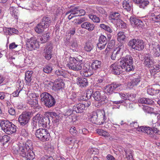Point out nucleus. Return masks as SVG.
<instances>
[{"mask_svg": "<svg viewBox=\"0 0 160 160\" xmlns=\"http://www.w3.org/2000/svg\"><path fill=\"white\" fill-rule=\"evenodd\" d=\"M122 60L120 62L121 65H122L124 70L128 72L134 70L133 58L130 55H127L125 57L122 58Z\"/></svg>", "mask_w": 160, "mask_h": 160, "instance_id": "39448f33", "label": "nucleus"}, {"mask_svg": "<svg viewBox=\"0 0 160 160\" xmlns=\"http://www.w3.org/2000/svg\"><path fill=\"white\" fill-rule=\"evenodd\" d=\"M53 48L52 45V44H48L46 46L44 50V53H52V51Z\"/></svg>", "mask_w": 160, "mask_h": 160, "instance_id": "c03bdc74", "label": "nucleus"}, {"mask_svg": "<svg viewBox=\"0 0 160 160\" xmlns=\"http://www.w3.org/2000/svg\"><path fill=\"white\" fill-rule=\"evenodd\" d=\"M69 132L73 136H77L78 132L75 127H72L69 129Z\"/></svg>", "mask_w": 160, "mask_h": 160, "instance_id": "864d4df0", "label": "nucleus"}, {"mask_svg": "<svg viewBox=\"0 0 160 160\" xmlns=\"http://www.w3.org/2000/svg\"><path fill=\"white\" fill-rule=\"evenodd\" d=\"M150 69V72L151 73L158 72L160 71V66L158 64L152 65Z\"/></svg>", "mask_w": 160, "mask_h": 160, "instance_id": "f704fd0d", "label": "nucleus"}, {"mask_svg": "<svg viewBox=\"0 0 160 160\" xmlns=\"http://www.w3.org/2000/svg\"><path fill=\"white\" fill-rule=\"evenodd\" d=\"M50 33H47L43 34L42 37L40 38V40H43V39H46L47 40L50 39Z\"/></svg>", "mask_w": 160, "mask_h": 160, "instance_id": "0e129e2a", "label": "nucleus"}, {"mask_svg": "<svg viewBox=\"0 0 160 160\" xmlns=\"http://www.w3.org/2000/svg\"><path fill=\"white\" fill-rule=\"evenodd\" d=\"M118 40H124V39H130L128 37H127L124 34V33L122 32H120L118 34Z\"/></svg>", "mask_w": 160, "mask_h": 160, "instance_id": "e433bc0d", "label": "nucleus"}, {"mask_svg": "<svg viewBox=\"0 0 160 160\" xmlns=\"http://www.w3.org/2000/svg\"><path fill=\"white\" fill-rule=\"evenodd\" d=\"M115 91H119L122 88V85L119 83L114 82L112 83Z\"/></svg>", "mask_w": 160, "mask_h": 160, "instance_id": "c9c22d12", "label": "nucleus"}, {"mask_svg": "<svg viewBox=\"0 0 160 160\" xmlns=\"http://www.w3.org/2000/svg\"><path fill=\"white\" fill-rule=\"evenodd\" d=\"M77 83L79 86L84 87L88 86V82L86 78H79L77 80Z\"/></svg>", "mask_w": 160, "mask_h": 160, "instance_id": "393cba45", "label": "nucleus"}, {"mask_svg": "<svg viewBox=\"0 0 160 160\" xmlns=\"http://www.w3.org/2000/svg\"><path fill=\"white\" fill-rule=\"evenodd\" d=\"M138 131L141 132L147 133L148 134L152 135V128L149 127H140V128L137 129Z\"/></svg>", "mask_w": 160, "mask_h": 160, "instance_id": "a878e982", "label": "nucleus"}, {"mask_svg": "<svg viewBox=\"0 0 160 160\" xmlns=\"http://www.w3.org/2000/svg\"><path fill=\"white\" fill-rule=\"evenodd\" d=\"M45 29H46L45 28L39 23L35 27V30L37 33L40 34L43 32Z\"/></svg>", "mask_w": 160, "mask_h": 160, "instance_id": "2f4dec72", "label": "nucleus"}, {"mask_svg": "<svg viewBox=\"0 0 160 160\" xmlns=\"http://www.w3.org/2000/svg\"><path fill=\"white\" fill-rule=\"evenodd\" d=\"M105 89L106 93L109 95H110L111 97H113V96H112V94L115 90L113 88V86H112V83L110 85H108L106 86V88Z\"/></svg>", "mask_w": 160, "mask_h": 160, "instance_id": "c85d7f7f", "label": "nucleus"}, {"mask_svg": "<svg viewBox=\"0 0 160 160\" xmlns=\"http://www.w3.org/2000/svg\"><path fill=\"white\" fill-rule=\"evenodd\" d=\"M99 41V42L97 44V46L101 50L104 48L105 46L107 44V42L106 41Z\"/></svg>", "mask_w": 160, "mask_h": 160, "instance_id": "a18cd8bd", "label": "nucleus"}, {"mask_svg": "<svg viewBox=\"0 0 160 160\" xmlns=\"http://www.w3.org/2000/svg\"><path fill=\"white\" fill-rule=\"evenodd\" d=\"M51 22L50 18L48 17H43L42 21L40 22L41 24L43 25L45 28H48L50 25Z\"/></svg>", "mask_w": 160, "mask_h": 160, "instance_id": "b1692460", "label": "nucleus"}, {"mask_svg": "<svg viewBox=\"0 0 160 160\" xmlns=\"http://www.w3.org/2000/svg\"><path fill=\"white\" fill-rule=\"evenodd\" d=\"M52 70V67L48 65L45 66L43 68V72L47 73H50Z\"/></svg>", "mask_w": 160, "mask_h": 160, "instance_id": "6e6d98bb", "label": "nucleus"}, {"mask_svg": "<svg viewBox=\"0 0 160 160\" xmlns=\"http://www.w3.org/2000/svg\"><path fill=\"white\" fill-rule=\"evenodd\" d=\"M12 149L14 153L16 154L19 153L23 157L26 156V153L28 151L23 143H20L13 146Z\"/></svg>", "mask_w": 160, "mask_h": 160, "instance_id": "6e6552de", "label": "nucleus"}, {"mask_svg": "<svg viewBox=\"0 0 160 160\" xmlns=\"http://www.w3.org/2000/svg\"><path fill=\"white\" fill-rule=\"evenodd\" d=\"M151 53L155 57H158L160 55V48L159 47L152 49Z\"/></svg>", "mask_w": 160, "mask_h": 160, "instance_id": "4c0bfd02", "label": "nucleus"}, {"mask_svg": "<svg viewBox=\"0 0 160 160\" xmlns=\"http://www.w3.org/2000/svg\"><path fill=\"white\" fill-rule=\"evenodd\" d=\"M64 83L62 82H58L54 85L57 90H60L63 87Z\"/></svg>", "mask_w": 160, "mask_h": 160, "instance_id": "5fc2aeb1", "label": "nucleus"}, {"mask_svg": "<svg viewBox=\"0 0 160 160\" xmlns=\"http://www.w3.org/2000/svg\"><path fill=\"white\" fill-rule=\"evenodd\" d=\"M151 19L154 22H160V15H155L154 13H152Z\"/></svg>", "mask_w": 160, "mask_h": 160, "instance_id": "79ce46f5", "label": "nucleus"}, {"mask_svg": "<svg viewBox=\"0 0 160 160\" xmlns=\"http://www.w3.org/2000/svg\"><path fill=\"white\" fill-rule=\"evenodd\" d=\"M24 145L25 147L27 148L28 150H31L32 148V142L30 140H27Z\"/></svg>", "mask_w": 160, "mask_h": 160, "instance_id": "3c124183", "label": "nucleus"}, {"mask_svg": "<svg viewBox=\"0 0 160 160\" xmlns=\"http://www.w3.org/2000/svg\"><path fill=\"white\" fill-rule=\"evenodd\" d=\"M10 138L9 136L5 135L2 137H0V141L1 142H3L4 143L7 142L10 140Z\"/></svg>", "mask_w": 160, "mask_h": 160, "instance_id": "09e8293b", "label": "nucleus"}, {"mask_svg": "<svg viewBox=\"0 0 160 160\" xmlns=\"http://www.w3.org/2000/svg\"><path fill=\"white\" fill-rule=\"evenodd\" d=\"M79 7H76L73 8H72V13H73L74 16L75 17L79 16Z\"/></svg>", "mask_w": 160, "mask_h": 160, "instance_id": "4d7b16f0", "label": "nucleus"}, {"mask_svg": "<svg viewBox=\"0 0 160 160\" xmlns=\"http://www.w3.org/2000/svg\"><path fill=\"white\" fill-rule=\"evenodd\" d=\"M122 5L123 8L128 11H130L132 8V3L129 1H124Z\"/></svg>", "mask_w": 160, "mask_h": 160, "instance_id": "c756f323", "label": "nucleus"}, {"mask_svg": "<svg viewBox=\"0 0 160 160\" xmlns=\"http://www.w3.org/2000/svg\"><path fill=\"white\" fill-rule=\"evenodd\" d=\"M149 48L152 49L159 47V44L154 41H152L149 43Z\"/></svg>", "mask_w": 160, "mask_h": 160, "instance_id": "8fccbe9b", "label": "nucleus"}, {"mask_svg": "<svg viewBox=\"0 0 160 160\" xmlns=\"http://www.w3.org/2000/svg\"><path fill=\"white\" fill-rule=\"evenodd\" d=\"M2 130L8 135L15 133L17 128L16 126L12 122L7 120H2L0 122Z\"/></svg>", "mask_w": 160, "mask_h": 160, "instance_id": "f03ea898", "label": "nucleus"}, {"mask_svg": "<svg viewBox=\"0 0 160 160\" xmlns=\"http://www.w3.org/2000/svg\"><path fill=\"white\" fill-rule=\"evenodd\" d=\"M67 97L68 102H72L76 103H78L77 95L75 92H69L68 94H67Z\"/></svg>", "mask_w": 160, "mask_h": 160, "instance_id": "6ab92c4d", "label": "nucleus"}, {"mask_svg": "<svg viewBox=\"0 0 160 160\" xmlns=\"http://www.w3.org/2000/svg\"><path fill=\"white\" fill-rule=\"evenodd\" d=\"M36 137L42 142H45L49 140L50 134L48 131L45 128H40L36 131Z\"/></svg>", "mask_w": 160, "mask_h": 160, "instance_id": "0eeeda50", "label": "nucleus"}, {"mask_svg": "<svg viewBox=\"0 0 160 160\" xmlns=\"http://www.w3.org/2000/svg\"><path fill=\"white\" fill-rule=\"evenodd\" d=\"M67 66L69 69L74 71L81 70L83 66L82 57L81 56L76 58L70 57Z\"/></svg>", "mask_w": 160, "mask_h": 160, "instance_id": "f257e3e1", "label": "nucleus"}, {"mask_svg": "<svg viewBox=\"0 0 160 160\" xmlns=\"http://www.w3.org/2000/svg\"><path fill=\"white\" fill-rule=\"evenodd\" d=\"M41 100L43 102L45 105L48 108L54 106L56 103V101L54 97L47 92L42 93L40 95Z\"/></svg>", "mask_w": 160, "mask_h": 160, "instance_id": "20e7f679", "label": "nucleus"}, {"mask_svg": "<svg viewBox=\"0 0 160 160\" xmlns=\"http://www.w3.org/2000/svg\"><path fill=\"white\" fill-rule=\"evenodd\" d=\"M115 24H116L118 27L122 28H124L126 27V23L121 19L116 22Z\"/></svg>", "mask_w": 160, "mask_h": 160, "instance_id": "de8ad7c7", "label": "nucleus"}, {"mask_svg": "<svg viewBox=\"0 0 160 160\" xmlns=\"http://www.w3.org/2000/svg\"><path fill=\"white\" fill-rule=\"evenodd\" d=\"M144 59L145 66L148 68H150L153 64L154 61L151 55L148 54H146L143 57Z\"/></svg>", "mask_w": 160, "mask_h": 160, "instance_id": "4468645a", "label": "nucleus"}, {"mask_svg": "<svg viewBox=\"0 0 160 160\" xmlns=\"http://www.w3.org/2000/svg\"><path fill=\"white\" fill-rule=\"evenodd\" d=\"M141 81L140 76H138L137 78H135L131 81V85L132 86H137Z\"/></svg>", "mask_w": 160, "mask_h": 160, "instance_id": "a19ab883", "label": "nucleus"}, {"mask_svg": "<svg viewBox=\"0 0 160 160\" xmlns=\"http://www.w3.org/2000/svg\"><path fill=\"white\" fill-rule=\"evenodd\" d=\"M72 139L71 137H66L65 140V142L68 144H70L72 143Z\"/></svg>", "mask_w": 160, "mask_h": 160, "instance_id": "69168bd1", "label": "nucleus"}, {"mask_svg": "<svg viewBox=\"0 0 160 160\" xmlns=\"http://www.w3.org/2000/svg\"><path fill=\"white\" fill-rule=\"evenodd\" d=\"M92 95L95 101V105L97 107H99L108 102V98L105 94L102 95L99 91L92 92Z\"/></svg>", "mask_w": 160, "mask_h": 160, "instance_id": "7ed1b4c3", "label": "nucleus"}, {"mask_svg": "<svg viewBox=\"0 0 160 160\" xmlns=\"http://www.w3.org/2000/svg\"><path fill=\"white\" fill-rule=\"evenodd\" d=\"M26 45L30 50L39 48V45L37 41H27Z\"/></svg>", "mask_w": 160, "mask_h": 160, "instance_id": "dca6fc26", "label": "nucleus"}, {"mask_svg": "<svg viewBox=\"0 0 160 160\" xmlns=\"http://www.w3.org/2000/svg\"><path fill=\"white\" fill-rule=\"evenodd\" d=\"M116 54L120 57L122 54L123 51V49L121 47H118L116 48L115 50L114 51Z\"/></svg>", "mask_w": 160, "mask_h": 160, "instance_id": "13d9d810", "label": "nucleus"}, {"mask_svg": "<svg viewBox=\"0 0 160 160\" xmlns=\"http://www.w3.org/2000/svg\"><path fill=\"white\" fill-rule=\"evenodd\" d=\"M120 15L119 13L115 12L110 15L109 17V20L113 24H115L116 22H117L119 20H120Z\"/></svg>", "mask_w": 160, "mask_h": 160, "instance_id": "4be33fe9", "label": "nucleus"}, {"mask_svg": "<svg viewBox=\"0 0 160 160\" xmlns=\"http://www.w3.org/2000/svg\"><path fill=\"white\" fill-rule=\"evenodd\" d=\"M40 127H47L50 123V118L47 116V112L46 115L43 117H39Z\"/></svg>", "mask_w": 160, "mask_h": 160, "instance_id": "2eb2a0df", "label": "nucleus"}, {"mask_svg": "<svg viewBox=\"0 0 160 160\" xmlns=\"http://www.w3.org/2000/svg\"><path fill=\"white\" fill-rule=\"evenodd\" d=\"M25 155L24 157L26 158L27 160H33L35 157V154L32 150H28Z\"/></svg>", "mask_w": 160, "mask_h": 160, "instance_id": "7c9ffc66", "label": "nucleus"}, {"mask_svg": "<svg viewBox=\"0 0 160 160\" xmlns=\"http://www.w3.org/2000/svg\"><path fill=\"white\" fill-rule=\"evenodd\" d=\"M129 20L132 25L133 27H137L138 28H142L143 25V23L142 21L135 16H131Z\"/></svg>", "mask_w": 160, "mask_h": 160, "instance_id": "ddd939ff", "label": "nucleus"}, {"mask_svg": "<svg viewBox=\"0 0 160 160\" xmlns=\"http://www.w3.org/2000/svg\"><path fill=\"white\" fill-rule=\"evenodd\" d=\"M10 13L11 15L16 19H18V10L14 6H11L9 8Z\"/></svg>", "mask_w": 160, "mask_h": 160, "instance_id": "cd10ccee", "label": "nucleus"}, {"mask_svg": "<svg viewBox=\"0 0 160 160\" xmlns=\"http://www.w3.org/2000/svg\"><path fill=\"white\" fill-rule=\"evenodd\" d=\"M88 17L93 22H95L99 23L100 22V19L99 17L95 15L90 14L88 15Z\"/></svg>", "mask_w": 160, "mask_h": 160, "instance_id": "37998d69", "label": "nucleus"}, {"mask_svg": "<svg viewBox=\"0 0 160 160\" xmlns=\"http://www.w3.org/2000/svg\"><path fill=\"white\" fill-rule=\"evenodd\" d=\"M83 69L80 72V74L83 77H88L91 76L92 74V73L89 67H88L86 66H83Z\"/></svg>", "mask_w": 160, "mask_h": 160, "instance_id": "a211bd4d", "label": "nucleus"}, {"mask_svg": "<svg viewBox=\"0 0 160 160\" xmlns=\"http://www.w3.org/2000/svg\"><path fill=\"white\" fill-rule=\"evenodd\" d=\"M82 28L88 30L89 31H92L95 28V25L93 23L86 22L83 23L81 25Z\"/></svg>", "mask_w": 160, "mask_h": 160, "instance_id": "aec40b11", "label": "nucleus"}, {"mask_svg": "<svg viewBox=\"0 0 160 160\" xmlns=\"http://www.w3.org/2000/svg\"><path fill=\"white\" fill-rule=\"evenodd\" d=\"M47 115L50 118V119L52 120V122L55 125L57 126L60 118V116L55 112H48Z\"/></svg>", "mask_w": 160, "mask_h": 160, "instance_id": "f8f14e48", "label": "nucleus"}, {"mask_svg": "<svg viewBox=\"0 0 160 160\" xmlns=\"http://www.w3.org/2000/svg\"><path fill=\"white\" fill-rule=\"evenodd\" d=\"M88 131L85 128H83L82 130H79V133L80 134L82 133L84 135H86L88 133Z\"/></svg>", "mask_w": 160, "mask_h": 160, "instance_id": "774afa93", "label": "nucleus"}, {"mask_svg": "<svg viewBox=\"0 0 160 160\" xmlns=\"http://www.w3.org/2000/svg\"><path fill=\"white\" fill-rule=\"evenodd\" d=\"M130 127L132 128H136V130L138 131V128H140L139 126V125L138 123L136 122H132L130 124Z\"/></svg>", "mask_w": 160, "mask_h": 160, "instance_id": "052dcab7", "label": "nucleus"}, {"mask_svg": "<svg viewBox=\"0 0 160 160\" xmlns=\"http://www.w3.org/2000/svg\"><path fill=\"white\" fill-rule=\"evenodd\" d=\"M139 7L142 9H145L149 4L148 0H132Z\"/></svg>", "mask_w": 160, "mask_h": 160, "instance_id": "f3484780", "label": "nucleus"}, {"mask_svg": "<svg viewBox=\"0 0 160 160\" xmlns=\"http://www.w3.org/2000/svg\"><path fill=\"white\" fill-rule=\"evenodd\" d=\"M128 45L132 48L138 51L142 50L144 46V42L141 41H129Z\"/></svg>", "mask_w": 160, "mask_h": 160, "instance_id": "9d476101", "label": "nucleus"}, {"mask_svg": "<svg viewBox=\"0 0 160 160\" xmlns=\"http://www.w3.org/2000/svg\"><path fill=\"white\" fill-rule=\"evenodd\" d=\"M40 117V115L39 114H37L33 118V119L37 122V126L40 127V124H39L40 119L39 117Z\"/></svg>", "mask_w": 160, "mask_h": 160, "instance_id": "680f3d73", "label": "nucleus"}, {"mask_svg": "<svg viewBox=\"0 0 160 160\" xmlns=\"http://www.w3.org/2000/svg\"><path fill=\"white\" fill-rule=\"evenodd\" d=\"M97 133L99 135L104 137H108L109 135L108 132L100 129L97 130Z\"/></svg>", "mask_w": 160, "mask_h": 160, "instance_id": "49530a36", "label": "nucleus"}, {"mask_svg": "<svg viewBox=\"0 0 160 160\" xmlns=\"http://www.w3.org/2000/svg\"><path fill=\"white\" fill-rule=\"evenodd\" d=\"M99 26L101 28L109 33H111L112 32V29L109 26L106 25L104 24H100Z\"/></svg>", "mask_w": 160, "mask_h": 160, "instance_id": "58836bf2", "label": "nucleus"}, {"mask_svg": "<svg viewBox=\"0 0 160 160\" xmlns=\"http://www.w3.org/2000/svg\"><path fill=\"white\" fill-rule=\"evenodd\" d=\"M32 104H31L32 107H37L38 106V99H33L32 101Z\"/></svg>", "mask_w": 160, "mask_h": 160, "instance_id": "338daca9", "label": "nucleus"}, {"mask_svg": "<svg viewBox=\"0 0 160 160\" xmlns=\"http://www.w3.org/2000/svg\"><path fill=\"white\" fill-rule=\"evenodd\" d=\"M140 102L147 104H151L153 103L154 102L151 99L148 98H142L139 99Z\"/></svg>", "mask_w": 160, "mask_h": 160, "instance_id": "72a5a7b5", "label": "nucleus"}, {"mask_svg": "<svg viewBox=\"0 0 160 160\" xmlns=\"http://www.w3.org/2000/svg\"><path fill=\"white\" fill-rule=\"evenodd\" d=\"M4 30L6 34L12 35L13 33L16 34L18 32V30L14 28H6Z\"/></svg>", "mask_w": 160, "mask_h": 160, "instance_id": "473e14b6", "label": "nucleus"}, {"mask_svg": "<svg viewBox=\"0 0 160 160\" xmlns=\"http://www.w3.org/2000/svg\"><path fill=\"white\" fill-rule=\"evenodd\" d=\"M33 72L32 71H28L26 72L25 75V80L27 84L31 83L33 78L32 77Z\"/></svg>", "mask_w": 160, "mask_h": 160, "instance_id": "bb28decb", "label": "nucleus"}, {"mask_svg": "<svg viewBox=\"0 0 160 160\" xmlns=\"http://www.w3.org/2000/svg\"><path fill=\"white\" fill-rule=\"evenodd\" d=\"M124 151L125 153L126 158L128 159L132 160L133 159V157L132 156V151L130 150L124 149Z\"/></svg>", "mask_w": 160, "mask_h": 160, "instance_id": "ea45409f", "label": "nucleus"}, {"mask_svg": "<svg viewBox=\"0 0 160 160\" xmlns=\"http://www.w3.org/2000/svg\"><path fill=\"white\" fill-rule=\"evenodd\" d=\"M73 108V111L76 113H81L83 112L85 109V105L82 103H77Z\"/></svg>", "mask_w": 160, "mask_h": 160, "instance_id": "412c9836", "label": "nucleus"}, {"mask_svg": "<svg viewBox=\"0 0 160 160\" xmlns=\"http://www.w3.org/2000/svg\"><path fill=\"white\" fill-rule=\"evenodd\" d=\"M31 113L29 112H24L21 114L18 118V122L22 126L27 125L31 118Z\"/></svg>", "mask_w": 160, "mask_h": 160, "instance_id": "1a4fd4ad", "label": "nucleus"}, {"mask_svg": "<svg viewBox=\"0 0 160 160\" xmlns=\"http://www.w3.org/2000/svg\"><path fill=\"white\" fill-rule=\"evenodd\" d=\"M55 73L58 76H61L63 77H65L66 76L65 72L61 69L56 70L55 72Z\"/></svg>", "mask_w": 160, "mask_h": 160, "instance_id": "bf43d9fd", "label": "nucleus"}, {"mask_svg": "<svg viewBox=\"0 0 160 160\" xmlns=\"http://www.w3.org/2000/svg\"><path fill=\"white\" fill-rule=\"evenodd\" d=\"M122 67V65L119 62L112 64L110 66V69L113 73L119 75L122 72V70H124V68Z\"/></svg>", "mask_w": 160, "mask_h": 160, "instance_id": "9b49d317", "label": "nucleus"}, {"mask_svg": "<svg viewBox=\"0 0 160 160\" xmlns=\"http://www.w3.org/2000/svg\"><path fill=\"white\" fill-rule=\"evenodd\" d=\"M40 160H54L52 157L45 155L41 157Z\"/></svg>", "mask_w": 160, "mask_h": 160, "instance_id": "e2e57ef3", "label": "nucleus"}, {"mask_svg": "<svg viewBox=\"0 0 160 160\" xmlns=\"http://www.w3.org/2000/svg\"><path fill=\"white\" fill-rule=\"evenodd\" d=\"M85 50L87 52H89L92 48V44L89 42H87L86 43V45L84 47Z\"/></svg>", "mask_w": 160, "mask_h": 160, "instance_id": "603ef678", "label": "nucleus"}, {"mask_svg": "<svg viewBox=\"0 0 160 160\" xmlns=\"http://www.w3.org/2000/svg\"><path fill=\"white\" fill-rule=\"evenodd\" d=\"M106 118L105 114L102 113L100 111L98 113L93 112L91 115L90 119L91 122L93 123L101 125L104 122Z\"/></svg>", "mask_w": 160, "mask_h": 160, "instance_id": "423d86ee", "label": "nucleus"}, {"mask_svg": "<svg viewBox=\"0 0 160 160\" xmlns=\"http://www.w3.org/2000/svg\"><path fill=\"white\" fill-rule=\"evenodd\" d=\"M102 63L101 61L96 60L92 63L91 67L94 70H100L102 67Z\"/></svg>", "mask_w": 160, "mask_h": 160, "instance_id": "5701e85b", "label": "nucleus"}]
</instances>
